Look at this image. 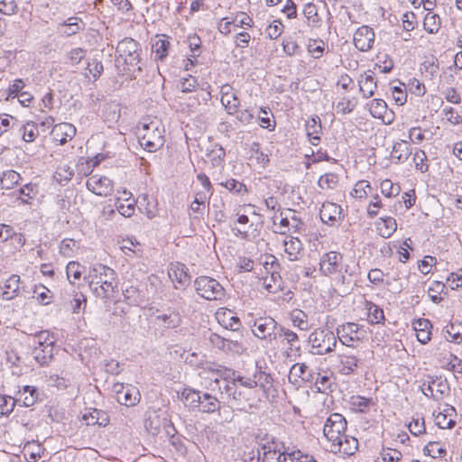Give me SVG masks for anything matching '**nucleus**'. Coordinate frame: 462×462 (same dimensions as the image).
Returning <instances> with one entry per match:
<instances>
[{
	"mask_svg": "<svg viewBox=\"0 0 462 462\" xmlns=\"http://www.w3.org/2000/svg\"><path fill=\"white\" fill-rule=\"evenodd\" d=\"M346 420L340 413H332L325 420L323 435L329 443L331 452L352 456L358 449V440L346 435Z\"/></svg>",
	"mask_w": 462,
	"mask_h": 462,
	"instance_id": "1",
	"label": "nucleus"
},
{
	"mask_svg": "<svg viewBox=\"0 0 462 462\" xmlns=\"http://www.w3.org/2000/svg\"><path fill=\"white\" fill-rule=\"evenodd\" d=\"M221 375L225 383V393L228 401L241 402L252 400V392L256 387L254 374L252 376H244L232 369H221Z\"/></svg>",
	"mask_w": 462,
	"mask_h": 462,
	"instance_id": "2",
	"label": "nucleus"
},
{
	"mask_svg": "<svg viewBox=\"0 0 462 462\" xmlns=\"http://www.w3.org/2000/svg\"><path fill=\"white\" fill-rule=\"evenodd\" d=\"M90 291L98 298L106 299L112 296L116 288V273L104 264L91 267L85 275Z\"/></svg>",
	"mask_w": 462,
	"mask_h": 462,
	"instance_id": "3",
	"label": "nucleus"
},
{
	"mask_svg": "<svg viewBox=\"0 0 462 462\" xmlns=\"http://www.w3.org/2000/svg\"><path fill=\"white\" fill-rule=\"evenodd\" d=\"M164 125L157 117H144L137 126V137L141 146L150 152H156L165 143Z\"/></svg>",
	"mask_w": 462,
	"mask_h": 462,
	"instance_id": "4",
	"label": "nucleus"
},
{
	"mask_svg": "<svg viewBox=\"0 0 462 462\" xmlns=\"http://www.w3.org/2000/svg\"><path fill=\"white\" fill-rule=\"evenodd\" d=\"M319 271L323 276L336 279L341 284L346 283V275H352L342 254L336 251H329L320 256Z\"/></svg>",
	"mask_w": 462,
	"mask_h": 462,
	"instance_id": "5",
	"label": "nucleus"
},
{
	"mask_svg": "<svg viewBox=\"0 0 462 462\" xmlns=\"http://www.w3.org/2000/svg\"><path fill=\"white\" fill-rule=\"evenodd\" d=\"M116 62L118 65H125V70L134 76V73L141 72L140 64L141 47L138 42L132 38H125L120 41L116 47Z\"/></svg>",
	"mask_w": 462,
	"mask_h": 462,
	"instance_id": "6",
	"label": "nucleus"
},
{
	"mask_svg": "<svg viewBox=\"0 0 462 462\" xmlns=\"http://www.w3.org/2000/svg\"><path fill=\"white\" fill-rule=\"evenodd\" d=\"M282 447L275 442L267 443L262 448L263 462H317L312 456L303 455L300 450L286 453Z\"/></svg>",
	"mask_w": 462,
	"mask_h": 462,
	"instance_id": "7",
	"label": "nucleus"
},
{
	"mask_svg": "<svg viewBox=\"0 0 462 462\" xmlns=\"http://www.w3.org/2000/svg\"><path fill=\"white\" fill-rule=\"evenodd\" d=\"M337 337L342 345L357 348L367 338V330L365 326L348 322L337 328Z\"/></svg>",
	"mask_w": 462,
	"mask_h": 462,
	"instance_id": "8",
	"label": "nucleus"
},
{
	"mask_svg": "<svg viewBox=\"0 0 462 462\" xmlns=\"http://www.w3.org/2000/svg\"><path fill=\"white\" fill-rule=\"evenodd\" d=\"M309 342L314 354L323 356L335 349L337 337L328 329L316 328L310 334Z\"/></svg>",
	"mask_w": 462,
	"mask_h": 462,
	"instance_id": "9",
	"label": "nucleus"
},
{
	"mask_svg": "<svg viewBox=\"0 0 462 462\" xmlns=\"http://www.w3.org/2000/svg\"><path fill=\"white\" fill-rule=\"evenodd\" d=\"M197 293L208 300H219L225 296L224 287L208 276L198 277L195 281Z\"/></svg>",
	"mask_w": 462,
	"mask_h": 462,
	"instance_id": "10",
	"label": "nucleus"
},
{
	"mask_svg": "<svg viewBox=\"0 0 462 462\" xmlns=\"http://www.w3.org/2000/svg\"><path fill=\"white\" fill-rule=\"evenodd\" d=\"M253 334L261 340L273 344L277 339L278 323L269 316L254 319L251 325Z\"/></svg>",
	"mask_w": 462,
	"mask_h": 462,
	"instance_id": "11",
	"label": "nucleus"
},
{
	"mask_svg": "<svg viewBox=\"0 0 462 462\" xmlns=\"http://www.w3.org/2000/svg\"><path fill=\"white\" fill-rule=\"evenodd\" d=\"M178 110L183 114L190 115L198 112L201 103H206L211 98V94L200 89L187 98L181 97H178Z\"/></svg>",
	"mask_w": 462,
	"mask_h": 462,
	"instance_id": "12",
	"label": "nucleus"
},
{
	"mask_svg": "<svg viewBox=\"0 0 462 462\" xmlns=\"http://www.w3.org/2000/svg\"><path fill=\"white\" fill-rule=\"evenodd\" d=\"M113 391L116 394L117 402L127 407L134 406L141 398L139 390L133 385L125 386L123 383H117L113 385Z\"/></svg>",
	"mask_w": 462,
	"mask_h": 462,
	"instance_id": "13",
	"label": "nucleus"
},
{
	"mask_svg": "<svg viewBox=\"0 0 462 462\" xmlns=\"http://www.w3.org/2000/svg\"><path fill=\"white\" fill-rule=\"evenodd\" d=\"M87 188L89 191L101 197H106L113 191V182L106 176L92 175L87 180Z\"/></svg>",
	"mask_w": 462,
	"mask_h": 462,
	"instance_id": "14",
	"label": "nucleus"
},
{
	"mask_svg": "<svg viewBox=\"0 0 462 462\" xmlns=\"http://www.w3.org/2000/svg\"><path fill=\"white\" fill-rule=\"evenodd\" d=\"M374 42V32L368 26L359 27L354 34V43L356 49L361 51H369Z\"/></svg>",
	"mask_w": 462,
	"mask_h": 462,
	"instance_id": "15",
	"label": "nucleus"
},
{
	"mask_svg": "<svg viewBox=\"0 0 462 462\" xmlns=\"http://www.w3.org/2000/svg\"><path fill=\"white\" fill-rule=\"evenodd\" d=\"M338 371L342 374H350L355 372L359 364H362L361 358L349 350L343 351L337 356Z\"/></svg>",
	"mask_w": 462,
	"mask_h": 462,
	"instance_id": "16",
	"label": "nucleus"
},
{
	"mask_svg": "<svg viewBox=\"0 0 462 462\" xmlns=\"http://www.w3.org/2000/svg\"><path fill=\"white\" fill-rule=\"evenodd\" d=\"M321 220L330 226L335 225L342 218V208L333 202H324L319 210Z\"/></svg>",
	"mask_w": 462,
	"mask_h": 462,
	"instance_id": "17",
	"label": "nucleus"
},
{
	"mask_svg": "<svg viewBox=\"0 0 462 462\" xmlns=\"http://www.w3.org/2000/svg\"><path fill=\"white\" fill-rule=\"evenodd\" d=\"M284 253L290 261H298L303 255V245L301 241L292 236H287L283 239Z\"/></svg>",
	"mask_w": 462,
	"mask_h": 462,
	"instance_id": "18",
	"label": "nucleus"
},
{
	"mask_svg": "<svg viewBox=\"0 0 462 462\" xmlns=\"http://www.w3.org/2000/svg\"><path fill=\"white\" fill-rule=\"evenodd\" d=\"M153 322L156 326L171 329L178 328L181 323V317L179 312L169 310L166 312L159 313L154 316Z\"/></svg>",
	"mask_w": 462,
	"mask_h": 462,
	"instance_id": "19",
	"label": "nucleus"
},
{
	"mask_svg": "<svg viewBox=\"0 0 462 462\" xmlns=\"http://www.w3.org/2000/svg\"><path fill=\"white\" fill-rule=\"evenodd\" d=\"M51 134L55 143L64 144L76 134V128L69 123H60L53 126Z\"/></svg>",
	"mask_w": 462,
	"mask_h": 462,
	"instance_id": "20",
	"label": "nucleus"
},
{
	"mask_svg": "<svg viewBox=\"0 0 462 462\" xmlns=\"http://www.w3.org/2000/svg\"><path fill=\"white\" fill-rule=\"evenodd\" d=\"M81 420L87 426L106 427L109 423L107 413L102 410L89 408L82 414Z\"/></svg>",
	"mask_w": 462,
	"mask_h": 462,
	"instance_id": "21",
	"label": "nucleus"
},
{
	"mask_svg": "<svg viewBox=\"0 0 462 462\" xmlns=\"http://www.w3.org/2000/svg\"><path fill=\"white\" fill-rule=\"evenodd\" d=\"M221 103L229 115L238 113L240 101L231 86L224 85L221 88Z\"/></svg>",
	"mask_w": 462,
	"mask_h": 462,
	"instance_id": "22",
	"label": "nucleus"
},
{
	"mask_svg": "<svg viewBox=\"0 0 462 462\" xmlns=\"http://www.w3.org/2000/svg\"><path fill=\"white\" fill-rule=\"evenodd\" d=\"M86 23L81 18L73 16L68 18L64 23L59 24V32L61 35L69 37L85 29Z\"/></svg>",
	"mask_w": 462,
	"mask_h": 462,
	"instance_id": "23",
	"label": "nucleus"
},
{
	"mask_svg": "<svg viewBox=\"0 0 462 462\" xmlns=\"http://www.w3.org/2000/svg\"><path fill=\"white\" fill-rule=\"evenodd\" d=\"M359 90L365 98H369L374 95L377 88V82L374 73L371 71L361 74L358 79Z\"/></svg>",
	"mask_w": 462,
	"mask_h": 462,
	"instance_id": "24",
	"label": "nucleus"
},
{
	"mask_svg": "<svg viewBox=\"0 0 462 462\" xmlns=\"http://www.w3.org/2000/svg\"><path fill=\"white\" fill-rule=\"evenodd\" d=\"M216 317L218 323L226 329L237 331L241 327L240 319L229 310L217 311Z\"/></svg>",
	"mask_w": 462,
	"mask_h": 462,
	"instance_id": "25",
	"label": "nucleus"
},
{
	"mask_svg": "<svg viewBox=\"0 0 462 462\" xmlns=\"http://www.w3.org/2000/svg\"><path fill=\"white\" fill-rule=\"evenodd\" d=\"M448 387L446 382L433 380L426 387L422 388L425 396L430 397L436 401L443 399Z\"/></svg>",
	"mask_w": 462,
	"mask_h": 462,
	"instance_id": "26",
	"label": "nucleus"
},
{
	"mask_svg": "<svg viewBox=\"0 0 462 462\" xmlns=\"http://www.w3.org/2000/svg\"><path fill=\"white\" fill-rule=\"evenodd\" d=\"M170 47L171 42L165 35L156 37L152 44V54L154 60H163L168 56Z\"/></svg>",
	"mask_w": 462,
	"mask_h": 462,
	"instance_id": "27",
	"label": "nucleus"
},
{
	"mask_svg": "<svg viewBox=\"0 0 462 462\" xmlns=\"http://www.w3.org/2000/svg\"><path fill=\"white\" fill-rule=\"evenodd\" d=\"M21 278L17 274H12L5 282L2 299L11 300L20 292Z\"/></svg>",
	"mask_w": 462,
	"mask_h": 462,
	"instance_id": "28",
	"label": "nucleus"
},
{
	"mask_svg": "<svg viewBox=\"0 0 462 462\" xmlns=\"http://www.w3.org/2000/svg\"><path fill=\"white\" fill-rule=\"evenodd\" d=\"M416 337L421 344H427L431 338L432 325L429 319H419L413 322Z\"/></svg>",
	"mask_w": 462,
	"mask_h": 462,
	"instance_id": "29",
	"label": "nucleus"
},
{
	"mask_svg": "<svg viewBox=\"0 0 462 462\" xmlns=\"http://www.w3.org/2000/svg\"><path fill=\"white\" fill-rule=\"evenodd\" d=\"M305 127L310 143L312 145H318L320 141L319 134L322 129L320 118L319 116L310 118L306 122Z\"/></svg>",
	"mask_w": 462,
	"mask_h": 462,
	"instance_id": "30",
	"label": "nucleus"
},
{
	"mask_svg": "<svg viewBox=\"0 0 462 462\" xmlns=\"http://www.w3.org/2000/svg\"><path fill=\"white\" fill-rule=\"evenodd\" d=\"M272 219L274 233L286 235L288 232H291L287 209L285 211H281L279 215H274Z\"/></svg>",
	"mask_w": 462,
	"mask_h": 462,
	"instance_id": "31",
	"label": "nucleus"
},
{
	"mask_svg": "<svg viewBox=\"0 0 462 462\" xmlns=\"http://www.w3.org/2000/svg\"><path fill=\"white\" fill-rule=\"evenodd\" d=\"M279 335L283 337L284 341L289 346L288 350L291 352H299L300 350V339L294 331L284 327H280Z\"/></svg>",
	"mask_w": 462,
	"mask_h": 462,
	"instance_id": "32",
	"label": "nucleus"
},
{
	"mask_svg": "<svg viewBox=\"0 0 462 462\" xmlns=\"http://www.w3.org/2000/svg\"><path fill=\"white\" fill-rule=\"evenodd\" d=\"M282 283L281 275L276 272L263 278V286L269 293H277L282 291Z\"/></svg>",
	"mask_w": 462,
	"mask_h": 462,
	"instance_id": "33",
	"label": "nucleus"
},
{
	"mask_svg": "<svg viewBox=\"0 0 462 462\" xmlns=\"http://www.w3.org/2000/svg\"><path fill=\"white\" fill-rule=\"evenodd\" d=\"M221 369H227L225 366L218 365L216 368H204L199 373V377L201 379L200 384L203 388L208 389L209 384H212V382L217 378L220 377L223 381V376L220 374Z\"/></svg>",
	"mask_w": 462,
	"mask_h": 462,
	"instance_id": "34",
	"label": "nucleus"
},
{
	"mask_svg": "<svg viewBox=\"0 0 462 462\" xmlns=\"http://www.w3.org/2000/svg\"><path fill=\"white\" fill-rule=\"evenodd\" d=\"M309 367L304 363H297L293 365L290 370L288 378L292 383H298V379L301 378L303 381H310L308 374Z\"/></svg>",
	"mask_w": 462,
	"mask_h": 462,
	"instance_id": "35",
	"label": "nucleus"
},
{
	"mask_svg": "<svg viewBox=\"0 0 462 462\" xmlns=\"http://www.w3.org/2000/svg\"><path fill=\"white\" fill-rule=\"evenodd\" d=\"M396 228V220L391 217H382L377 223L379 235L385 238L390 237L395 232Z\"/></svg>",
	"mask_w": 462,
	"mask_h": 462,
	"instance_id": "36",
	"label": "nucleus"
},
{
	"mask_svg": "<svg viewBox=\"0 0 462 462\" xmlns=\"http://www.w3.org/2000/svg\"><path fill=\"white\" fill-rule=\"evenodd\" d=\"M290 320L291 321L292 325L302 331H307L310 325L308 321V316L307 314L299 309H295L291 310L290 313Z\"/></svg>",
	"mask_w": 462,
	"mask_h": 462,
	"instance_id": "37",
	"label": "nucleus"
},
{
	"mask_svg": "<svg viewBox=\"0 0 462 462\" xmlns=\"http://www.w3.org/2000/svg\"><path fill=\"white\" fill-rule=\"evenodd\" d=\"M203 398V395H200L199 391H195L190 388H185L182 393L180 399L189 408H197L200 404V399Z\"/></svg>",
	"mask_w": 462,
	"mask_h": 462,
	"instance_id": "38",
	"label": "nucleus"
},
{
	"mask_svg": "<svg viewBox=\"0 0 462 462\" xmlns=\"http://www.w3.org/2000/svg\"><path fill=\"white\" fill-rule=\"evenodd\" d=\"M219 401L216 396H212L208 393L203 394V398L200 399V411L202 412L213 413L219 410Z\"/></svg>",
	"mask_w": 462,
	"mask_h": 462,
	"instance_id": "39",
	"label": "nucleus"
},
{
	"mask_svg": "<svg viewBox=\"0 0 462 462\" xmlns=\"http://www.w3.org/2000/svg\"><path fill=\"white\" fill-rule=\"evenodd\" d=\"M411 153V149L406 141H401L394 143L392 151V157L397 162H404Z\"/></svg>",
	"mask_w": 462,
	"mask_h": 462,
	"instance_id": "40",
	"label": "nucleus"
},
{
	"mask_svg": "<svg viewBox=\"0 0 462 462\" xmlns=\"http://www.w3.org/2000/svg\"><path fill=\"white\" fill-rule=\"evenodd\" d=\"M445 337L448 341L459 344L462 342V322L450 323L446 327Z\"/></svg>",
	"mask_w": 462,
	"mask_h": 462,
	"instance_id": "41",
	"label": "nucleus"
},
{
	"mask_svg": "<svg viewBox=\"0 0 462 462\" xmlns=\"http://www.w3.org/2000/svg\"><path fill=\"white\" fill-rule=\"evenodd\" d=\"M38 400V393L32 386L26 385L22 391L19 392L18 401H22L23 406L31 407Z\"/></svg>",
	"mask_w": 462,
	"mask_h": 462,
	"instance_id": "42",
	"label": "nucleus"
},
{
	"mask_svg": "<svg viewBox=\"0 0 462 462\" xmlns=\"http://www.w3.org/2000/svg\"><path fill=\"white\" fill-rule=\"evenodd\" d=\"M303 14L307 19L308 24L311 27H319L321 18L318 14L317 6L312 3L305 5Z\"/></svg>",
	"mask_w": 462,
	"mask_h": 462,
	"instance_id": "43",
	"label": "nucleus"
},
{
	"mask_svg": "<svg viewBox=\"0 0 462 462\" xmlns=\"http://www.w3.org/2000/svg\"><path fill=\"white\" fill-rule=\"evenodd\" d=\"M374 402L372 398H365L360 395L352 396L350 405L353 410L358 412H366Z\"/></svg>",
	"mask_w": 462,
	"mask_h": 462,
	"instance_id": "44",
	"label": "nucleus"
},
{
	"mask_svg": "<svg viewBox=\"0 0 462 462\" xmlns=\"http://www.w3.org/2000/svg\"><path fill=\"white\" fill-rule=\"evenodd\" d=\"M440 17L433 13L429 12L423 21V27L429 33H436L440 28Z\"/></svg>",
	"mask_w": 462,
	"mask_h": 462,
	"instance_id": "45",
	"label": "nucleus"
},
{
	"mask_svg": "<svg viewBox=\"0 0 462 462\" xmlns=\"http://www.w3.org/2000/svg\"><path fill=\"white\" fill-rule=\"evenodd\" d=\"M338 181V175L332 172H328L319 177L318 185L322 189H334L337 187Z\"/></svg>",
	"mask_w": 462,
	"mask_h": 462,
	"instance_id": "46",
	"label": "nucleus"
},
{
	"mask_svg": "<svg viewBox=\"0 0 462 462\" xmlns=\"http://www.w3.org/2000/svg\"><path fill=\"white\" fill-rule=\"evenodd\" d=\"M254 381L256 383V387L261 388L265 393L269 392L273 384V378L271 375L260 370H256L254 372Z\"/></svg>",
	"mask_w": 462,
	"mask_h": 462,
	"instance_id": "47",
	"label": "nucleus"
},
{
	"mask_svg": "<svg viewBox=\"0 0 462 462\" xmlns=\"http://www.w3.org/2000/svg\"><path fill=\"white\" fill-rule=\"evenodd\" d=\"M371 190L372 187L370 182L365 180H361L355 184L354 189L351 191V196L356 199H365Z\"/></svg>",
	"mask_w": 462,
	"mask_h": 462,
	"instance_id": "48",
	"label": "nucleus"
},
{
	"mask_svg": "<svg viewBox=\"0 0 462 462\" xmlns=\"http://www.w3.org/2000/svg\"><path fill=\"white\" fill-rule=\"evenodd\" d=\"M84 267L77 262H69L66 267V274L69 282L73 284L81 278Z\"/></svg>",
	"mask_w": 462,
	"mask_h": 462,
	"instance_id": "49",
	"label": "nucleus"
},
{
	"mask_svg": "<svg viewBox=\"0 0 462 462\" xmlns=\"http://www.w3.org/2000/svg\"><path fill=\"white\" fill-rule=\"evenodd\" d=\"M369 110L373 117L383 119L387 112V105L384 100L375 98L371 102Z\"/></svg>",
	"mask_w": 462,
	"mask_h": 462,
	"instance_id": "50",
	"label": "nucleus"
},
{
	"mask_svg": "<svg viewBox=\"0 0 462 462\" xmlns=\"http://www.w3.org/2000/svg\"><path fill=\"white\" fill-rule=\"evenodd\" d=\"M19 199L24 204H31V199H34L38 194V188L35 184L28 183L20 189Z\"/></svg>",
	"mask_w": 462,
	"mask_h": 462,
	"instance_id": "51",
	"label": "nucleus"
},
{
	"mask_svg": "<svg viewBox=\"0 0 462 462\" xmlns=\"http://www.w3.org/2000/svg\"><path fill=\"white\" fill-rule=\"evenodd\" d=\"M33 356L40 364H49L53 356V346L49 347H34Z\"/></svg>",
	"mask_w": 462,
	"mask_h": 462,
	"instance_id": "52",
	"label": "nucleus"
},
{
	"mask_svg": "<svg viewBox=\"0 0 462 462\" xmlns=\"http://www.w3.org/2000/svg\"><path fill=\"white\" fill-rule=\"evenodd\" d=\"M21 179L19 173L14 171H7L3 173V177L1 178V186L2 189H10L14 187V185L17 184Z\"/></svg>",
	"mask_w": 462,
	"mask_h": 462,
	"instance_id": "53",
	"label": "nucleus"
},
{
	"mask_svg": "<svg viewBox=\"0 0 462 462\" xmlns=\"http://www.w3.org/2000/svg\"><path fill=\"white\" fill-rule=\"evenodd\" d=\"M34 347H49L54 345V337L49 331H41L35 336Z\"/></svg>",
	"mask_w": 462,
	"mask_h": 462,
	"instance_id": "54",
	"label": "nucleus"
},
{
	"mask_svg": "<svg viewBox=\"0 0 462 462\" xmlns=\"http://www.w3.org/2000/svg\"><path fill=\"white\" fill-rule=\"evenodd\" d=\"M169 276L173 282H178L180 285H184L189 281V276L184 271L183 266H181V268H171L169 271Z\"/></svg>",
	"mask_w": 462,
	"mask_h": 462,
	"instance_id": "55",
	"label": "nucleus"
},
{
	"mask_svg": "<svg viewBox=\"0 0 462 462\" xmlns=\"http://www.w3.org/2000/svg\"><path fill=\"white\" fill-rule=\"evenodd\" d=\"M21 130L23 132V139L27 143L34 141L39 134L38 127L32 122L24 124Z\"/></svg>",
	"mask_w": 462,
	"mask_h": 462,
	"instance_id": "56",
	"label": "nucleus"
},
{
	"mask_svg": "<svg viewBox=\"0 0 462 462\" xmlns=\"http://www.w3.org/2000/svg\"><path fill=\"white\" fill-rule=\"evenodd\" d=\"M380 189H381V193L387 197V198H391V197H395L397 196L400 191H401V189L398 185H395L393 184L390 180L386 179V180H383L381 184H380Z\"/></svg>",
	"mask_w": 462,
	"mask_h": 462,
	"instance_id": "57",
	"label": "nucleus"
},
{
	"mask_svg": "<svg viewBox=\"0 0 462 462\" xmlns=\"http://www.w3.org/2000/svg\"><path fill=\"white\" fill-rule=\"evenodd\" d=\"M332 378L328 374H318L315 378V387L319 393H327L330 390Z\"/></svg>",
	"mask_w": 462,
	"mask_h": 462,
	"instance_id": "58",
	"label": "nucleus"
},
{
	"mask_svg": "<svg viewBox=\"0 0 462 462\" xmlns=\"http://www.w3.org/2000/svg\"><path fill=\"white\" fill-rule=\"evenodd\" d=\"M356 106L355 98L343 97L336 105L337 113L343 115L351 113Z\"/></svg>",
	"mask_w": 462,
	"mask_h": 462,
	"instance_id": "59",
	"label": "nucleus"
},
{
	"mask_svg": "<svg viewBox=\"0 0 462 462\" xmlns=\"http://www.w3.org/2000/svg\"><path fill=\"white\" fill-rule=\"evenodd\" d=\"M368 318L372 323H380L384 319L383 311L375 304L370 302L366 305Z\"/></svg>",
	"mask_w": 462,
	"mask_h": 462,
	"instance_id": "60",
	"label": "nucleus"
},
{
	"mask_svg": "<svg viewBox=\"0 0 462 462\" xmlns=\"http://www.w3.org/2000/svg\"><path fill=\"white\" fill-rule=\"evenodd\" d=\"M199 84L197 79L192 76H189L188 78H183L180 80V89L182 93L194 92V94H196V91L199 90L197 88Z\"/></svg>",
	"mask_w": 462,
	"mask_h": 462,
	"instance_id": "61",
	"label": "nucleus"
},
{
	"mask_svg": "<svg viewBox=\"0 0 462 462\" xmlns=\"http://www.w3.org/2000/svg\"><path fill=\"white\" fill-rule=\"evenodd\" d=\"M144 425L148 432H150L152 435H157L160 432L162 426L159 415L156 413L150 415L145 420Z\"/></svg>",
	"mask_w": 462,
	"mask_h": 462,
	"instance_id": "62",
	"label": "nucleus"
},
{
	"mask_svg": "<svg viewBox=\"0 0 462 462\" xmlns=\"http://www.w3.org/2000/svg\"><path fill=\"white\" fill-rule=\"evenodd\" d=\"M413 162L417 170L426 172L429 169L428 159L424 151L417 150L413 154Z\"/></svg>",
	"mask_w": 462,
	"mask_h": 462,
	"instance_id": "63",
	"label": "nucleus"
},
{
	"mask_svg": "<svg viewBox=\"0 0 462 462\" xmlns=\"http://www.w3.org/2000/svg\"><path fill=\"white\" fill-rule=\"evenodd\" d=\"M410 432L414 436H419L425 433V422L422 417L417 416L412 418V420L408 425Z\"/></svg>",
	"mask_w": 462,
	"mask_h": 462,
	"instance_id": "64",
	"label": "nucleus"
}]
</instances>
